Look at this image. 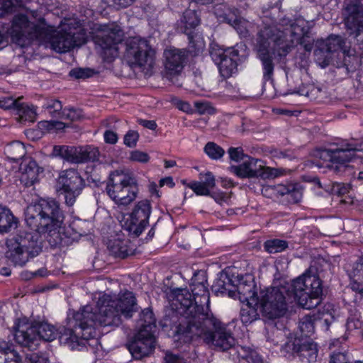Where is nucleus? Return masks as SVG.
Instances as JSON below:
<instances>
[{
	"label": "nucleus",
	"instance_id": "9b49d317",
	"mask_svg": "<svg viewBox=\"0 0 363 363\" xmlns=\"http://www.w3.org/2000/svg\"><path fill=\"white\" fill-rule=\"evenodd\" d=\"M46 23L43 18L38 19V23L30 22L23 14L14 16L10 34L12 40L21 47L28 45L30 40H38L47 35Z\"/></svg>",
	"mask_w": 363,
	"mask_h": 363
},
{
	"label": "nucleus",
	"instance_id": "bb28decb",
	"mask_svg": "<svg viewBox=\"0 0 363 363\" xmlns=\"http://www.w3.org/2000/svg\"><path fill=\"white\" fill-rule=\"evenodd\" d=\"M200 23V18L195 10L187 9L180 21V29L184 33L192 31Z\"/></svg>",
	"mask_w": 363,
	"mask_h": 363
},
{
	"label": "nucleus",
	"instance_id": "6ab92c4d",
	"mask_svg": "<svg viewBox=\"0 0 363 363\" xmlns=\"http://www.w3.org/2000/svg\"><path fill=\"white\" fill-rule=\"evenodd\" d=\"M47 35L40 38L39 41L48 43L50 48L58 53L69 51L77 45L74 35L70 33L56 31L46 25Z\"/></svg>",
	"mask_w": 363,
	"mask_h": 363
},
{
	"label": "nucleus",
	"instance_id": "5fc2aeb1",
	"mask_svg": "<svg viewBox=\"0 0 363 363\" xmlns=\"http://www.w3.org/2000/svg\"><path fill=\"white\" fill-rule=\"evenodd\" d=\"M350 186L344 183L334 182L331 187V193L337 196H342L349 192Z\"/></svg>",
	"mask_w": 363,
	"mask_h": 363
},
{
	"label": "nucleus",
	"instance_id": "ea45409f",
	"mask_svg": "<svg viewBox=\"0 0 363 363\" xmlns=\"http://www.w3.org/2000/svg\"><path fill=\"white\" fill-rule=\"evenodd\" d=\"M299 328L305 336H310L314 333V322L312 317L305 315L299 323Z\"/></svg>",
	"mask_w": 363,
	"mask_h": 363
},
{
	"label": "nucleus",
	"instance_id": "79ce46f5",
	"mask_svg": "<svg viewBox=\"0 0 363 363\" xmlns=\"http://www.w3.org/2000/svg\"><path fill=\"white\" fill-rule=\"evenodd\" d=\"M362 322L360 320V314L356 311L354 314H351L347 318L346 323L347 330L349 332L359 330L362 329Z\"/></svg>",
	"mask_w": 363,
	"mask_h": 363
},
{
	"label": "nucleus",
	"instance_id": "49530a36",
	"mask_svg": "<svg viewBox=\"0 0 363 363\" xmlns=\"http://www.w3.org/2000/svg\"><path fill=\"white\" fill-rule=\"evenodd\" d=\"M82 111L81 109L69 108H64L62 113V119L69 120L70 121H76L82 118Z\"/></svg>",
	"mask_w": 363,
	"mask_h": 363
},
{
	"label": "nucleus",
	"instance_id": "a878e982",
	"mask_svg": "<svg viewBox=\"0 0 363 363\" xmlns=\"http://www.w3.org/2000/svg\"><path fill=\"white\" fill-rule=\"evenodd\" d=\"M212 291L217 295L228 294L230 297H234L235 285L227 274L221 273L212 285Z\"/></svg>",
	"mask_w": 363,
	"mask_h": 363
},
{
	"label": "nucleus",
	"instance_id": "aec40b11",
	"mask_svg": "<svg viewBox=\"0 0 363 363\" xmlns=\"http://www.w3.org/2000/svg\"><path fill=\"white\" fill-rule=\"evenodd\" d=\"M154 348V333L144 330H138L133 341L128 345L130 352L136 359H140L149 355Z\"/></svg>",
	"mask_w": 363,
	"mask_h": 363
},
{
	"label": "nucleus",
	"instance_id": "69168bd1",
	"mask_svg": "<svg viewBox=\"0 0 363 363\" xmlns=\"http://www.w3.org/2000/svg\"><path fill=\"white\" fill-rule=\"evenodd\" d=\"M347 145L353 153L355 154L356 152H361L363 150V137L359 140L352 139L350 143H347Z\"/></svg>",
	"mask_w": 363,
	"mask_h": 363
},
{
	"label": "nucleus",
	"instance_id": "6e6d98bb",
	"mask_svg": "<svg viewBox=\"0 0 363 363\" xmlns=\"http://www.w3.org/2000/svg\"><path fill=\"white\" fill-rule=\"evenodd\" d=\"M130 160L134 162L147 163L150 160V156L147 152L137 150L130 152Z\"/></svg>",
	"mask_w": 363,
	"mask_h": 363
},
{
	"label": "nucleus",
	"instance_id": "9d476101",
	"mask_svg": "<svg viewBox=\"0 0 363 363\" xmlns=\"http://www.w3.org/2000/svg\"><path fill=\"white\" fill-rule=\"evenodd\" d=\"M55 337L56 330L54 326L47 323H38L35 325L28 323H19L14 333L16 342L30 350L38 347L40 340L51 342Z\"/></svg>",
	"mask_w": 363,
	"mask_h": 363
},
{
	"label": "nucleus",
	"instance_id": "f03ea898",
	"mask_svg": "<svg viewBox=\"0 0 363 363\" xmlns=\"http://www.w3.org/2000/svg\"><path fill=\"white\" fill-rule=\"evenodd\" d=\"M60 205L54 199H40L28 207L26 213L27 225L35 232L21 231L6 241V257L14 265L23 266L30 258L42 251L40 233L55 232L63 221Z\"/></svg>",
	"mask_w": 363,
	"mask_h": 363
},
{
	"label": "nucleus",
	"instance_id": "680f3d73",
	"mask_svg": "<svg viewBox=\"0 0 363 363\" xmlns=\"http://www.w3.org/2000/svg\"><path fill=\"white\" fill-rule=\"evenodd\" d=\"M164 363H187L180 354L167 351L164 357Z\"/></svg>",
	"mask_w": 363,
	"mask_h": 363
},
{
	"label": "nucleus",
	"instance_id": "b1692460",
	"mask_svg": "<svg viewBox=\"0 0 363 363\" xmlns=\"http://www.w3.org/2000/svg\"><path fill=\"white\" fill-rule=\"evenodd\" d=\"M22 171L21 180L26 186H31L38 181L40 167L37 162L32 159H26L21 164Z\"/></svg>",
	"mask_w": 363,
	"mask_h": 363
},
{
	"label": "nucleus",
	"instance_id": "c756f323",
	"mask_svg": "<svg viewBox=\"0 0 363 363\" xmlns=\"http://www.w3.org/2000/svg\"><path fill=\"white\" fill-rule=\"evenodd\" d=\"M16 225V218L11 211L6 207L0 205V233H6Z\"/></svg>",
	"mask_w": 363,
	"mask_h": 363
},
{
	"label": "nucleus",
	"instance_id": "603ef678",
	"mask_svg": "<svg viewBox=\"0 0 363 363\" xmlns=\"http://www.w3.org/2000/svg\"><path fill=\"white\" fill-rule=\"evenodd\" d=\"M138 139L139 133L135 130H130L124 135V144L128 147H134L136 146Z\"/></svg>",
	"mask_w": 363,
	"mask_h": 363
},
{
	"label": "nucleus",
	"instance_id": "4d7b16f0",
	"mask_svg": "<svg viewBox=\"0 0 363 363\" xmlns=\"http://www.w3.org/2000/svg\"><path fill=\"white\" fill-rule=\"evenodd\" d=\"M19 100L20 98L14 99L10 96L0 98V108L3 109H9L11 108L16 109L17 106H19Z\"/></svg>",
	"mask_w": 363,
	"mask_h": 363
},
{
	"label": "nucleus",
	"instance_id": "f704fd0d",
	"mask_svg": "<svg viewBox=\"0 0 363 363\" xmlns=\"http://www.w3.org/2000/svg\"><path fill=\"white\" fill-rule=\"evenodd\" d=\"M300 352L301 355L308 358L309 362H314L318 356L317 345L311 341L305 342L301 345Z\"/></svg>",
	"mask_w": 363,
	"mask_h": 363
},
{
	"label": "nucleus",
	"instance_id": "c03bdc74",
	"mask_svg": "<svg viewBox=\"0 0 363 363\" xmlns=\"http://www.w3.org/2000/svg\"><path fill=\"white\" fill-rule=\"evenodd\" d=\"M28 0H0V16L10 11L15 6H23Z\"/></svg>",
	"mask_w": 363,
	"mask_h": 363
},
{
	"label": "nucleus",
	"instance_id": "37998d69",
	"mask_svg": "<svg viewBox=\"0 0 363 363\" xmlns=\"http://www.w3.org/2000/svg\"><path fill=\"white\" fill-rule=\"evenodd\" d=\"M21 362L20 355L11 347L0 354V363H21Z\"/></svg>",
	"mask_w": 363,
	"mask_h": 363
},
{
	"label": "nucleus",
	"instance_id": "ddd939ff",
	"mask_svg": "<svg viewBox=\"0 0 363 363\" xmlns=\"http://www.w3.org/2000/svg\"><path fill=\"white\" fill-rule=\"evenodd\" d=\"M124 33L119 26L112 23L104 26L96 41L100 48V55L107 61L118 56V45L123 40Z\"/></svg>",
	"mask_w": 363,
	"mask_h": 363
},
{
	"label": "nucleus",
	"instance_id": "c9c22d12",
	"mask_svg": "<svg viewBox=\"0 0 363 363\" xmlns=\"http://www.w3.org/2000/svg\"><path fill=\"white\" fill-rule=\"evenodd\" d=\"M264 247L269 253H278L285 250L288 247V243L285 240L273 239L266 241Z\"/></svg>",
	"mask_w": 363,
	"mask_h": 363
},
{
	"label": "nucleus",
	"instance_id": "3c124183",
	"mask_svg": "<svg viewBox=\"0 0 363 363\" xmlns=\"http://www.w3.org/2000/svg\"><path fill=\"white\" fill-rule=\"evenodd\" d=\"M82 189H72V190H60L62 194H65V203L68 206H72L75 201L76 198L80 194Z\"/></svg>",
	"mask_w": 363,
	"mask_h": 363
},
{
	"label": "nucleus",
	"instance_id": "2f4dec72",
	"mask_svg": "<svg viewBox=\"0 0 363 363\" xmlns=\"http://www.w3.org/2000/svg\"><path fill=\"white\" fill-rule=\"evenodd\" d=\"M189 39V48L190 52L194 55H198L205 47V43L201 35L193 31L186 33Z\"/></svg>",
	"mask_w": 363,
	"mask_h": 363
},
{
	"label": "nucleus",
	"instance_id": "2eb2a0df",
	"mask_svg": "<svg viewBox=\"0 0 363 363\" xmlns=\"http://www.w3.org/2000/svg\"><path fill=\"white\" fill-rule=\"evenodd\" d=\"M231 172L240 178L262 177V179L274 178L278 176L276 169L265 167L263 162L247 156L239 165L231 166Z\"/></svg>",
	"mask_w": 363,
	"mask_h": 363
},
{
	"label": "nucleus",
	"instance_id": "72a5a7b5",
	"mask_svg": "<svg viewBox=\"0 0 363 363\" xmlns=\"http://www.w3.org/2000/svg\"><path fill=\"white\" fill-rule=\"evenodd\" d=\"M140 320L143 321L139 330H144L154 333L156 328L155 318L150 308L144 309L140 315Z\"/></svg>",
	"mask_w": 363,
	"mask_h": 363
},
{
	"label": "nucleus",
	"instance_id": "e433bc0d",
	"mask_svg": "<svg viewBox=\"0 0 363 363\" xmlns=\"http://www.w3.org/2000/svg\"><path fill=\"white\" fill-rule=\"evenodd\" d=\"M44 108L53 118H61L62 113V105L57 99H50L44 105Z\"/></svg>",
	"mask_w": 363,
	"mask_h": 363
},
{
	"label": "nucleus",
	"instance_id": "f257e3e1",
	"mask_svg": "<svg viewBox=\"0 0 363 363\" xmlns=\"http://www.w3.org/2000/svg\"><path fill=\"white\" fill-rule=\"evenodd\" d=\"M96 306L98 313L93 311L91 305L69 313L66 326L60 330L61 344L71 350L79 349L96 335V325L118 327L122 323V316L130 318L138 309L136 298L129 291L118 295L104 294L99 298Z\"/></svg>",
	"mask_w": 363,
	"mask_h": 363
},
{
	"label": "nucleus",
	"instance_id": "473e14b6",
	"mask_svg": "<svg viewBox=\"0 0 363 363\" xmlns=\"http://www.w3.org/2000/svg\"><path fill=\"white\" fill-rule=\"evenodd\" d=\"M76 147L66 145H56L53 147V155L65 160L66 161L74 163L76 158Z\"/></svg>",
	"mask_w": 363,
	"mask_h": 363
},
{
	"label": "nucleus",
	"instance_id": "dca6fc26",
	"mask_svg": "<svg viewBox=\"0 0 363 363\" xmlns=\"http://www.w3.org/2000/svg\"><path fill=\"white\" fill-rule=\"evenodd\" d=\"M317 155L323 160L330 162V164H327V167L336 173L340 172L342 169H345L347 163L355 157L347 143L343 147L319 150Z\"/></svg>",
	"mask_w": 363,
	"mask_h": 363
},
{
	"label": "nucleus",
	"instance_id": "f3484780",
	"mask_svg": "<svg viewBox=\"0 0 363 363\" xmlns=\"http://www.w3.org/2000/svg\"><path fill=\"white\" fill-rule=\"evenodd\" d=\"M164 57L163 77L173 82V79L179 76L183 70L187 53L184 50L170 48L164 51Z\"/></svg>",
	"mask_w": 363,
	"mask_h": 363
},
{
	"label": "nucleus",
	"instance_id": "13d9d810",
	"mask_svg": "<svg viewBox=\"0 0 363 363\" xmlns=\"http://www.w3.org/2000/svg\"><path fill=\"white\" fill-rule=\"evenodd\" d=\"M108 6L116 9L127 8L132 5L135 0H104Z\"/></svg>",
	"mask_w": 363,
	"mask_h": 363
},
{
	"label": "nucleus",
	"instance_id": "20e7f679",
	"mask_svg": "<svg viewBox=\"0 0 363 363\" xmlns=\"http://www.w3.org/2000/svg\"><path fill=\"white\" fill-rule=\"evenodd\" d=\"M191 290L194 302L191 294L186 290L181 289L174 293L172 306L180 314L176 330L212 315L209 310V292L205 283L194 282L191 285Z\"/></svg>",
	"mask_w": 363,
	"mask_h": 363
},
{
	"label": "nucleus",
	"instance_id": "a211bd4d",
	"mask_svg": "<svg viewBox=\"0 0 363 363\" xmlns=\"http://www.w3.org/2000/svg\"><path fill=\"white\" fill-rule=\"evenodd\" d=\"M151 203L147 199L137 202L130 213V222L127 230L135 236H139L148 224L151 213Z\"/></svg>",
	"mask_w": 363,
	"mask_h": 363
},
{
	"label": "nucleus",
	"instance_id": "bf43d9fd",
	"mask_svg": "<svg viewBox=\"0 0 363 363\" xmlns=\"http://www.w3.org/2000/svg\"><path fill=\"white\" fill-rule=\"evenodd\" d=\"M230 158L235 162L244 160L248 156L245 155L242 147H230L228 149Z\"/></svg>",
	"mask_w": 363,
	"mask_h": 363
},
{
	"label": "nucleus",
	"instance_id": "6e6552de",
	"mask_svg": "<svg viewBox=\"0 0 363 363\" xmlns=\"http://www.w3.org/2000/svg\"><path fill=\"white\" fill-rule=\"evenodd\" d=\"M345 41L340 35H332L325 40L317 41V48L314 51L315 60L317 64L324 68L333 62V58L336 55L342 51L344 57V65L348 67L350 64L354 68L359 66L361 62L358 60L356 55L350 53V50L345 48Z\"/></svg>",
	"mask_w": 363,
	"mask_h": 363
},
{
	"label": "nucleus",
	"instance_id": "412c9836",
	"mask_svg": "<svg viewBox=\"0 0 363 363\" xmlns=\"http://www.w3.org/2000/svg\"><path fill=\"white\" fill-rule=\"evenodd\" d=\"M58 190L82 189L84 180L77 170L68 169L60 172L57 181Z\"/></svg>",
	"mask_w": 363,
	"mask_h": 363
},
{
	"label": "nucleus",
	"instance_id": "338daca9",
	"mask_svg": "<svg viewBox=\"0 0 363 363\" xmlns=\"http://www.w3.org/2000/svg\"><path fill=\"white\" fill-rule=\"evenodd\" d=\"M104 137L105 142L109 144H116L118 139L116 133L110 130L105 131Z\"/></svg>",
	"mask_w": 363,
	"mask_h": 363
},
{
	"label": "nucleus",
	"instance_id": "de8ad7c7",
	"mask_svg": "<svg viewBox=\"0 0 363 363\" xmlns=\"http://www.w3.org/2000/svg\"><path fill=\"white\" fill-rule=\"evenodd\" d=\"M196 111L200 115L208 114L212 115L215 113V108L209 102L197 101L194 102Z\"/></svg>",
	"mask_w": 363,
	"mask_h": 363
},
{
	"label": "nucleus",
	"instance_id": "1a4fd4ad",
	"mask_svg": "<svg viewBox=\"0 0 363 363\" xmlns=\"http://www.w3.org/2000/svg\"><path fill=\"white\" fill-rule=\"evenodd\" d=\"M291 297L289 287L281 285L262 290L257 303L262 315L273 320L283 317L286 314L288 310L287 303Z\"/></svg>",
	"mask_w": 363,
	"mask_h": 363
},
{
	"label": "nucleus",
	"instance_id": "4c0bfd02",
	"mask_svg": "<svg viewBox=\"0 0 363 363\" xmlns=\"http://www.w3.org/2000/svg\"><path fill=\"white\" fill-rule=\"evenodd\" d=\"M7 152L13 160H18L23 157L26 154L25 147L23 143L16 141L7 147Z\"/></svg>",
	"mask_w": 363,
	"mask_h": 363
},
{
	"label": "nucleus",
	"instance_id": "09e8293b",
	"mask_svg": "<svg viewBox=\"0 0 363 363\" xmlns=\"http://www.w3.org/2000/svg\"><path fill=\"white\" fill-rule=\"evenodd\" d=\"M187 186L197 195L208 196L211 194L210 190L201 182H191L188 184Z\"/></svg>",
	"mask_w": 363,
	"mask_h": 363
},
{
	"label": "nucleus",
	"instance_id": "7ed1b4c3",
	"mask_svg": "<svg viewBox=\"0 0 363 363\" xmlns=\"http://www.w3.org/2000/svg\"><path fill=\"white\" fill-rule=\"evenodd\" d=\"M311 23L302 17L294 21L282 20L277 24H264L257 32L254 50L262 63L263 78L271 80L277 57L286 56L296 45L303 43Z\"/></svg>",
	"mask_w": 363,
	"mask_h": 363
},
{
	"label": "nucleus",
	"instance_id": "f8f14e48",
	"mask_svg": "<svg viewBox=\"0 0 363 363\" xmlns=\"http://www.w3.org/2000/svg\"><path fill=\"white\" fill-rule=\"evenodd\" d=\"M125 45V57L130 66L144 69L153 66L156 52L147 40L138 37L130 38Z\"/></svg>",
	"mask_w": 363,
	"mask_h": 363
},
{
	"label": "nucleus",
	"instance_id": "052dcab7",
	"mask_svg": "<svg viewBox=\"0 0 363 363\" xmlns=\"http://www.w3.org/2000/svg\"><path fill=\"white\" fill-rule=\"evenodd\" d=\"M241 363H263L262 358L254 350L250 351L245 357H242Z\"/></svg>",
	"mask_w": 363,
	"mask_h": 363
},
{
	"label": "nucleus",
	"instance_id": "4468645a",
	"mask_svg": "<svg viewBox=\"0 0 363 363\" xmlns=\"http://www.w3.org/2000/svg\"><path fill=\"white\" fill-rule=\"evenodd\" d=\"M344 21L350 36H353L363 50V0H354L345 9Z\"/></svg>",
	"mask_w": 363,
	"mask_h": 363
},
{
	"label": "nucleus",
	"instance_id": "8fccbe9b",
	"mask_svg": "<svg viewBox=\"0 0 363 363\" xmlns=\"http://www.w3.org/2000/svg\"><path fill=\"white\" fill-rule=\"evenodd\" d=\"M94 74V71L89 68H75L69 72V75L76 79L89 78Z\"/></svg>",
	"mask_w": 363,
	"mask_h": 363
},
{
	"label": "nucleus",
	"instance_id": "393cba45",
	"mask_svg": "<svg viewBox=\"0 0 363 363\" xmlns=\"http://www.w3.org/2000/svg\"><path fill=\"white\" fill-rule=\"evenodd\" d=\"M255 289L256 286L252 281L240 282L235 286V294H238L239 300L243 303H257L259 296H257Z\"/></svg>",
	"mask_w": 363,
	"mask_h": 363
},
{
	"label": "nucleus",
	"instance_id": "c85d7f7f",
	"mask_svg": "<svg viewBox=\"0 0 363 363\" xmlns=\"http://www.w3.org/2000/svg\"><path fill=\"white\" fill-rule=\"evenodd\" d=\"M259 303H252L245 302L240 310L241 321L244 324H249L256 320L259 318V313L256 306Z\"/></svg>",
	"mask_w": 363,
	"mask_h": 363
},
{
	"label": "nucleus",
	"instance_id": "864d4df0",
	"mask_svg": "<svg viewBox=\"0 0 363 363\" xmlns=\"http://www.w3.org/2000/svg\"><path fill=\"white\" fill-rule=\"evenodd\" d=\"M199 177V182H202L210 191L215 186L216 179L211 172H206V173H200Z\"/></svg>",
	"mask_w": 363,
	"mask_h": 363
},
{
	"label": "nucleus",
	"instance_id": "774afa93",
	"mask_svg": "<svg viewBox=\"0 0 363 363\" xmlns=\"http://www.w3.org/2000/svg\"><path fill=\"white\" fill-rule=\"evenodd\" d=\"M214 200L222 204L223 202H227L229 196L227 194L223 192H215L213 194H210Z\"/></svg>",
	"mask_w": 363,
	"mask_h": 363
},
{
	"label": "nucleus",
	"instance_id": "0e129e2a",
	"mask_svg": "<svg viewBox=\"0 0 363 363\" xmlns=\"http://www.w3.org/2000/svg\"><path fill=\"white\" fill-rule=\"evenodd\" d=\"M26 362L27 363H48V359L38 353L31 352L26 354Z\"/></svg>",
	"mask_w": 363,
	"mask_h": 363
},
{
	"label": "nucleus",
	"instance_id": "7c9ffc66",
	"mask_svg": "<svg viewBox=\"0 0 363 363\" xmlns=\"http://www.w3.org/2000/svg\"><path fill=\"white\" fill-rule=\"evenodd\" d=\"M20 121L33 123L36 120V110L33 105H28L19 102L16 108Z\"/></svg>",
	"mask_w": 363,
	"mask_h": 363
},
{
	"label": "nucleus",
	"instance_id": "5701e85b",
	"mask_svg": "<svg viewBox=\"0 0 363 363\" xmlns=\"http://www.w3.org/2000/svg\"><path fill=\"white\" fill-rule=\"evenodd\" d=\"M108 249L110 253L115 257L126 258L134 255L135 249L128 240L114 238L109 240Z\"/></svg>",
	"mask_w": 363,
	"mask_h": 363
},
{
	"label": "nucleus",
	"instance_id": "a18cd8bd",
	"mask_svg": "<svg viewBox=\"0 0 363 363\" xmlns=\"http://www.w3.org/2000/svg\"><path fill=\"white\" fill-rule=\"evenodd\" d=\"M350 276L355 281L363 283V256L354 263L350 272Z\"/></svg>",
	"mask_w": 363,
	"mask_h": 363
},
{
	"label": "nucleus",
	"instance_id": "e2e57ef3",
	"mask_svg": "<svg viewBox=\"0 0 363 363\" xmlns=\"http://www.w3.org/2000/svg\"><path fill=\"white\" fill-rule=\"evenodd\" d=\"M329 363H363L362 361H355L354 362H350L347 359L346 354L342 352L333 353L330 356Z\"/></svg>",
	"mask_w": 363,
	"mask_h": 363
},
{
	"label": "nucleus",
	"instance_id": "423d86ee",
	"mask_svg": "<svg viewBox=\"0 0 363 363\" xmlns=\"http://www.w3.org/2000/svg\"><path fill=\"white\" fill-rule=\"evenodd\" d=\"M294 300L303 308L312 309L320 303L323 294L322 281L315 274L306 271L288 285Z\"/></svg>",
	"mask_w": 363,
	"mask_h": 363
},
{
	"label": "nucleus",
	"instance_id": "cd10ccee",
	"mask_svg": "<svg viewBox=\"0 0 363 363\" xmlns=\"http://www.w3.org/2000/svg\"><path fill=\"white\" fill-rule=\"evenodd\" d=\"M75 164L94 161L98 159L99 152L92 146L76 147Z\"/></svg>",
	"mask_w": 363,
	"mask_h": 363
},
{
	"label": "nucleus",
	"instance_id": "4be33fe9",
	"mask_svg": "<svg viewBox=\"0 0 363 363\" xmlns=\"http://www.w3.org/2000/svg\"><path fill=\"white\" fill-rule=\"evenodd\" d=\"M212 59L219 66V69L223 77H230L236 69L238 63L236 59L228 56L225 52H211Z\"/></svg>",
	"mask_w": 363,
	"mask_h": 363
},
{
	"label": "nucleus",
	"instance_id": "58836bf2",
	"mask_svg": "<svg viewBox=\"0 0 363 363\" xmlns=\"http://www.w3.org/2000/svg\"><path fill=\"white\" fill-rule=\"evenodd\" d=\"M204 151L213 160L221 158L225 153L224 150L213 142H208L205 145Z\"/></svg>",
	"mask_w": 363,
	"mask_h": 363
},
{
	"label": "nucleus",
	"instance_id": "0eeeda50",
	"mask_svg": "<svg viewBox=\"0 0 363 363\" xmlns=\"http://www.w3.org/2000/svg\"><path fill=\"white\" fill-rule=\"evenodd\" d=\"M106 191L118 206H127L137 198L139 189L135 179L123 171L111 172Z\"/></svg>",
	"mask_w": 363,
	"mask_h": 363
},
{
	"label": "nucleus",
	"instance_id": "a19ab883",
	"mask_svg": "<svg viewBox=\"0 0 363 363\" xmlns=\"http://www.w3.org/2000/svg\"><path fill=\"white\" fill-rule=\"evenodd\" d=\"M290 193L287 196L289 202L297 203L302 199L303 188L298 184H289Z\"/></svg>",
	"mask_w": 363,
	"mask_h": 363
},
{
	"label": "nucleus",
	"instance_id": "39448f33",
	"mask_svg": "<svg viewBox=\"0 0 363 363\" xmlns=\"http://www.w3.org/2000/svg\"><path fill=\"white\" fill-rule=\"evenodd\" d=\"M175 333L188 339L201 337L206 343L223 351L232 348L236 342L228 325L217 319L213 314L193 324L178 328Z\"/></svg>",
	"mask_w": 363,
	"mask_h": 363
}]
</instances>
